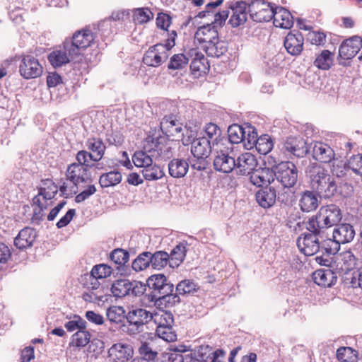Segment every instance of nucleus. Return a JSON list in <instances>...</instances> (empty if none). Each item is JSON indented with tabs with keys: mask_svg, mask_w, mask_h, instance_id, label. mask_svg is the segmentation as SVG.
I'll return each instance as SVG.
<instances>
[{
	"mask_svg": "<svg viewBox=\"0 0 362 362\" xmlns=\"http://www.w3.org/2000/svg\"><path fill=\"white\" fill-rule=\"evenodd\" d=\"M107 319L113 323L119 324L126 319L125 310L122 306H110L107 309Z\"/></svg>",
	"mask_w": 362,
	"mask_h": 362,
	"instance_id": "48",
	"label": "nucleus"
},
{
	"mask_svg": "<svg viewBox=\"0 0 362 362\" xmlns=\"http://www.w3.org/2000/svg\"><path fill=\"white\" fill-rule=\"evenodd\" d=\"M307 233L302 234L297 240L300 251L306 256H312L320 251V239L323 238L324 230L316 227L313 230L309 227V221L306 223Z\"/></svg>",
	"mask_w": 362,
	"mask_h": 362,
	"instance_id": "7",
	"label": "nucleus"
},
{
	"mask_svg": "<svg viewBox=\"0 0 362 362\" xmlns=\"http://www.w3.org/2000/svg\"><path fill=\"white\" fill-rule=\"evenodd\" d=\"M157 351L153 349L152 344L148 342H141L139 347V357L138 359H143L147 362H151L156 356Z\"/></svg>",
	"mask_w": 362,
	"mask_h": 362,
	"instance_id": "54",
	"label": "nucleus"
},
{
	"mask_svg": "<svg viewBox=\"0 0 362 362\" xmlns=\"http://www.w3.org/2000/svg\"><path fill=\"white\" fill-rule=\"evenodd\" d=\"M197 290V285L192 280L185 279L176 286V293L180 296L192 295Z\"/></svg>",
	"mask_w": 362,
	"mask_h": 362,
	"instance_id": "47",
	"label": "nucleus"
},
{
	"mask_svg": "<svg viewBox=\"0 0 362 362\" xmlns=\"http://www.w3.org/2000/svg\"><path fill=\"white\" fill-rule=\"evenodd\" d=\"M305 173L313 191L305 190L301 193L298 204L302 211L309 213L317 209L320 204L317 195L324 199L349 196L350 185L346 182H337L322 165L312 163L308 166Z\"/></svg>",
	"mask_w": 362,
	"mask_h": 362,
	"instance_id": "1",
	"label": "nucleus"
},
{
	"mask_svg": "<svg viewBox=\"0 0 362 362\" xmlns=\"http://www.w3.org/2000/svg\"><path fill=\"white\" fill-rule=\"evenodd\" d=\"M189 55L190 57H192L189 65L192 74L197 77L200 76L201 73H205L208 69L209 65L207 59L204 55L195 49H190Z\"/></svg>",
	"mask_w": 362,
	"mask_h": 362,
	"instance_id": "22",
	"label": "nucleus"
},
{
	"mask_svg": "<svg viewBox=\"0 0 362 362\" xmlns=\"http://www.w3.org/2000/svg\"><path fill=\"white\" fill-rule=\"evenodd\" d=\"M141 173L144 178L148 181L161 179L165 175L163 170L156 164H151L146 168L142 169Z\"/></svg>",
	"mask_w": 362,
	"mask_h": 362,
	"instance_id": "44",
	"label": "nucleus"
},
{
	"mask_svg": "<svg viewBox=\"0 0 362 362\" xmlns=\"http://www.w3.org/2000/svg\"><path fill=\"white\" fill-rule=\"evenodd\" d=\"M250 181L252 185L262 188L270 186L274 181L272 167L256 168L250 175Z\"/></svg>",
	"mask_w": 362,
	"mask_h": 362,
	"instance_id": "20",
	"label": "nucleus"
},
{
	"mask_svg": "<svg viewBox=\"0 0 362 362\" xmlns=\"http://www.w3.org/2000/svg\"><path fill=\"white\" fill-rule=\"evenodd\" d=\"M86 146L92 152L91 153L95 158V162H98L103 158L106 146L101 139L96 137L88 138L86 141Z\"/></svg>",
	"mask_w": 362,
	"mask_h": 362,
	"instance_id": "32",
	"label": "nucleus"
},
{
	"mask_svg": "<svg viewBox=\"0 0 362 362\" xmlns=\"http://www.w3.org/2000/svg\"><path fill=\"white\" fill-rule=\"evenodd\" d=\"M179 122L180 119L176 115L169 114L165 115L160 122V128L157 129V130H159L163 136L170 137L173 128L177 126Z\"/></svg>",
	"mask_w": 362,
	"mask_h": 362,
	"instance_id": "35",
	"label": "nucleus"
},
{
	"mask_svg": "<svg viewBox=\"0 0 362 362\" xmlns=\"http://www.w3.org/2000/svg\"><path fill=\"white\" fill-rule=\"evenodd\" d=\"M357 358V351L349 346H341L337 350V358L341 362H352Z\"/></svg>",
	"mask_w": 362,
	"mask_h": 362,
	"instance_id": "57",
	"label": "nucleus"
},
{
	"mask_svg": "<svg viewBox=\"0 0 362 362\" xmlns=\"http://www.w3.org/2000/svg\"><path fill=\"white\" fill-rule=\"evenodd\" d=\"M153 316L152 320L157 325L156 328L174 325L173 315L170 311L160 310L153 313Z\"/></svg>",
	"mask_w": 362,
	"mask_h": 362,
	"instance_id": "39",
	"label": "nucleus"
},
{
	"mask_svg": "<svg viewBox=\"0 0 362 362\" xmlns=\"http://www.w3.org/2000/svg\"><path fill=\"white\" fill-rule=\"evenodd\" d=\"M334 150L327 144L315 142L313 146V157L315 160L325 163L332 162L334 158Z\"/></svg>",
	"mask_w": 362,
	"mask_h": 362,
	"instance_id": "24",
	"label": "nucleus"
},
{
	"mask_svg": "<svg viewBox=\"0 0 362 362\" xmlns=\"http://www.w3.org/2000/svg\"><path fill=\"white\" fill-rule=\"evenodd\" d=\"M281 150L287 156H293L296 158H303L308 153V147L303 139L290 136L284 142Z\"/></svg>",
	"mask_w": 362,
	"mask_h": 362,
	"instance_id": "13",
	"label": "nucleus"
},
{
	"mask_svg": "<svg viewBox=\"0 0 362 362\" xmlns=\"http://www.w3.org/2000/svg\"><path fill=\"white\" fill-rule=\"evenodd\" d=\"M66 177L74 185L73 188H78L81 183H91L93 178L89 169L75 163L68 165L66 171Z\"/></svg>",
	"mask_w": 362,
	"mask_h": 362,
	"instance_id": "12",
	"label": "nucleus"
},
{
	"mask_svg": "<svg viewBox=\"0 0 362 362\" xmlns=\"http://www.w3.org/2000/svg\"><path fill=\"white\" fill-rule=\"evenodd\" d=\"M94 39L93 34L89 29H83L74 33L71 42H64V48L68 49L71 57L78 55L80 50L90 46Z\"/></svg>",
	"mask_w": 362,
	"mask_h": 362,
	"instance_id": "10",
	"label": "nucleus"
},
{
	"mask_svg": "<svg viewBox=\"0 0 362 362\" xmlns=\"http://www.w3.org/2000/svg\"><path fill=\"white\" fill-rule=\"evenodd\" d=\"M342 218V213L339 206L328 204L322 206L315 216L309 218V227L321 230L337 225Z\"/></svg>",
	"mask_w": 362,
	"mask_h": 362,
	"instance_id": "4",
	"label": "nucleus"
},
{
	"mask_svg": "<svg viewBox=\"0 0 362 362\" xmlns=\"http://www.w3.org/2000/svg\"><path fill=\"white\" fill-rule=\"evenodd\" d=\"M320 248L324 250V253L327 255H334L340 249V244L335 241L334 238H328L327 240H320Z\"/></svg>",
	"mask_w": 362,
	"mask_h": 362,
	"instance_id": "59",
	"label": "nucleus"
},
{
	"mask_svg": "<svg viewBox=\"0 0 362 362\" xmlns=\"http://www.w3.org/2000/svg\"><path fill=\"white\" fill-rule=\"evenodd\" d=\"M169 175L174 178L184 177L189 170V163L184 158H173L168 163Z\"/></svg>",
	"mask_w": 362,
	"mask_h": 362,
	"instance_id": "29",
	"label": "nucleus"
},
{
	"mask_svg": "<svg viewBox=\"0 0 362 362\" xmlns=\"http://www.w3.org/2000/svg\"><path fill=\"white\" fill-rule=\"evenodd\" d=\"M283 194L277 196L276 190L273 186H265L259 189L255 194L257 202L264 209L272 207L276 200L281 203H286V200Z\"/></svg>",
	"mask_w": 362,
	"mask_h": 362,
	"instance_id": "14",
	"label": "nucleus"
},
{
	"mask_svg": "<svg viewBox=\"0 0 362 362\" xmlns=\"http://www.w3.org/2000/svg\"><path fill=\"white\" fill-rule=\"evenodd\" d=\"M314 282L323 287H331L337 282V277L330 269H319L313 274Z\"/></svg>",
	"mask_w": 362,
	"mask_h": 362,
	"instance_id": "30",
	"label": "nucleus"
},
{
	"mask_svg": "<svg viewBox=\"0 0 362 362\" xmlns=\"http://www.w3.org/2000/svg\"><path fill=\"white\" fill-rule=\"evenodd\" d=\"M112 269L110 266L101 264L94 266L90 272V277L96 279H104L111 275Z\"/></svg>",
	"mask_w": 362,
	"mask_h": 362,
	"instance_id": "61",
	"label": "nucleus"
},
{
	"mask_svg": "<svg viewBox=\"0 0 362 362\" xmlns=\"http://www.w3.org/2000/svg\"><path fill=\"white\" fill-rule=\"evenodd\" d=\"M333 63V54L329 50H323L315 59L314 64L322 70L329 69Z\"/></svg>",
	"mask_w": 362,
	"mask_h": 362,
	"instance_id": "46",
	"label": "nucleus"
},
{
	"mask_svg": "<svg viewBox=\"0 0 362 362\" xmlns=\"http://www.w3.org/2000/svg\"><path fill=\"white\" fill-rule=\"evenodd\" d=\"M245 134L242 143L246 149H252L255 146L256 141L258 139L256 129L250 125L245 126Z\"/></svg>",
	"mask_w": 362,
	"mask_h": 362,
	"instance_id": "50",
	"label": "nucleus"
},
{
	"mask_svg": "<svg viewBox=\"0 0 362 362\" xmlns=\"http://www.w3.org/2000/svg\"><path fill=\"white\" fill-rule=\"evenodd\" d=\"M156 332L160 338L166 341L173 342L177 340V334L173 329V325L156 328Z\"/></svg>",
	"mask_w": 362,
	"mask_h": 362,
	"instance_id": "60",
	"label": "nucleus"
},
{
	"mask_svg": "<svg viewBox=\"0 0 362 362\" xmlns=\"http://www.w3.org/2000/svg\"><path fill=\"white\" fill-rule=\"evenodd\" d=\"M90 336L86 329H81L72 335L71 344L74 346L84 347L89 343Z\"/></svg>",
	"mask_w": 362,
	"mask_h": 362,
	"instance_id": "45",
	"label": "nucleus"
},
{
	"mask_svg": "<svg viewBox=\"0 0 362 362\" xmlns=\"http://www.w3.org/2000/svg\"><path fill=\"white\" fill-rule=\"evenodd\" d=\"M245 127L236 124H232L228 129V139L222 140L221 143H223L229 146L230 145L233 146V144L242 143L243 138H245Z\"/></svg>",
	"mask_w": 362,
	"mask_h": 362,
	"instance_id": "31",
	"label": "nucleus"
},
{
	"mask_svg": "<svg viewBox=\"0 0 362 362\" xmlns=\"http://www.w3.org/2000/svg\"><path fill=\"white\" fill-rule=\"evenodd\" d=\"M247 3V12L250 18L257 23L269 22L274 17V4L264 0H248Z\"/></svg>",
	"mask_w": 362,
	"mask_h": 362,
	"instance_id": "9",
	"label": "nucleus"
},
{
	"mask_svg": "<svg viewBox=\"0 0 362 362\" xmlns=\"http://www.w3.org/2000/svg\"><path fill=\"white\" fill-rule=\"evenodd\" d=\"M273 141L268 134H263L256 141L255 148L260 153L266 155L273 148Z\"/></svg>",
	"mask_w": 362,
	"mask_h": 362,
	"instance_id": "49",
	"label": "nucleus"
},
{
	"mask_svg": "<svg viewBox=\"0 0 362 362\" xmlns=\"http://www.w3.org/2000/svg\"><path fill=\"white\" fill-rule=\"evenodd\" d=\"M257 166V160L251 153L247 152L240 154L235 159V174L238 175H250Z\"/></svg>",
	"mask_w": 362,
	"mask_h": 362,
	"instance_id": "16",
	"label": "nucleus"
},
{
	"mask_svg": "<svg viewBox=\"0 0 362 362\" xmlns=\"http://www.w3.org/2000/svg\"><path fill=\"white\" fill-rule=\"evenodd\" d=\"M362 47V38L354 35L342 42L339 48V56L343 59L354 58Z\"/></svg>",
	"mask_w": 362,
	"mask_h": 362,
	"instance_id": "17",
	"label": "nucleus"
},
{
	"mask_svg": "<svg viewBox=\"0 0 362 362\" xmlns=\"http://www.w3.org/2000/svg\"><path fill=\"white\" fill-rule=\"evenodd\" d=\"M233 147L225 145L223 143L217 144L214 158V168L216 171L228 174L235 170V158L233 156Z\"/></svg>",
	"mask_w": 362,
	"mask_h": 362,
	"instance_id": "5",
	"label": "nucleus"
},
{
	"mask_svg": "<svg viewBox=\"0 0 362 362\" xmlns=\"http://www.w3.org/2000/svg\"><path fill=\"white\" fill-rule=\"evenodd\" d=\"M204 131L209 140H213V143L216 142V144H219L218 138L220 136L221 131L218 125L214 123H209L206 125Z\"/></svg>",
	"mask_w": 362,
	"mask_h": 362,
	"instance_id": "64",
	"label": "nucleus"
},
{
	"mask_svg": "<svg viewBox=\"0 0 362 362\" xmlns=\"http://www.w3.org/2000/svg\"><path fill=\"white\" fill-rule=\"evenodd\" d=\"M42 187L39 188V195H42L45 201L50 200L55 197L58 192V187L52 180H42Z\"/></svg>",
	"mask_w": 362,
	"mask_h": 362,
	"instance_id": "42",
	"label": "nucleus"
},
{
	"mask_svg": "<svg viewBox=\"0 0 362 362\" xmlns=\"http://www.w3.org/2000/svg\"><path fill=\"white\" fill-rule=\"evenodd\" d=\"M168 35L165 43H158L153 45L145 52L143 62L146 65L158 67L168 59L170 50L175 45L177 33L172 30L170 33H168Z\"/></svg>",
	"mask_w": 362,
	"mask_h": 362,
	"instance_id": "3",
	"label": "nucleus"
},
{
	"mask_svg": "<svg viewBox=\"0 0 362 362\" xmlns=\"http://www.w3.org/2000/svg\"><path fill=\"white\" fill-rule=\"evenodd\" d=\"M211 152V141L208 138L203 136L192 141L191 153L194 157H209Z\"/></svg>",
	"mask_w": 362,
	"mask_h": 362,
	"instance_id": "27",
	"label": "nucleus"
},
{
	"mask_svg": "<svg viewBox=\"0 0 362 362\" xmlns=\"http://www.w3.org/2000/svg\"><path fill=\"white\" fill-rule=\"evenodd\" d=\"M186 245V243L182 242L171 250L169 254V265L170 267H177L184 261L187 252Z\"/></svg>",
	"mask_w": 362,
	"mask_h": 362,
	"instance_id": "34",
	"label": "nucleus"
},
{
	"mask_svg": "<svg viewBox=\"0 0 362 362\" xmlns=\"http://www.w3.org/2000/svg\"><path fill=\"white\" fill-rule=\"evenodd\" d=\"M273 23L275 27L290 29L293 25V17L290 11L281 6H274Z\"/></svg>",
	"mask_w": 362,
	"mask_h": 362,
	"instance_id": "21",
	"label": "nucleus"
},
{
	"mask_svg": "<svg viewBox=\"0 0 362 362\" xmlns=\"http://www.w3.org/2000/svg\"><path fill=\"white\" fill-rule=\"evenodd\" d=\"M334 229L332 238L339 244H344L351 242L355 235L354 227L349 223L336 225Z\"/></svg>",
	"mask_w": 362,
	"mask_h": 362,
	"instance_id": "26",
	"label": "nucleus"
},
{
	"mask_svg": "<svg viewBox=\"0 0 362 362\" xmlns=\"http://www.w3.org/2000/svg\"><path fill=\"white\" fill-rule=\"evenodd\" d=\"M133 354L132 346L126 343L115 344L108 350V356L112 362H127Z\"/></svg>",
	"mask_w": 362,
	"mask_h": 362,
	"instance_id": "18",
	"label": "nucleus"
},
{
	"mask_svg": "<svg viewBox=\"0 0 362 362\" xmlns=\"http://www.w3.org/2000/svg\"><path fill=\"white\" fill-rule=\"evenodd\" d=\"M274 178L284 188L291 189L297 183L298 170L296 165L290 161H281L272 166Z\"/></svg>",
	"mask_w": 362,
	"mask_h": 362,
	"instance_id": "6",
	"label": "nucleus"
},
{
	"mask_svg": "<svg viewBox=\"0 0 362 362\" xmlns=\"http://www.w3.org/2000/svg\"><path fill=\"white\" fill-rule=\"evenodd\" d=\"M227 50V43L224 41L219 40L218 37L216 40H214L205 46L206 54L212 57H219L224 54Z\"/></svg>",
	"mask_w": 362,
	"mask_h": 362,
	"instance_id": "38",
	"label": "nucleus"
},
{
	"mask_svg": "<svg viewBox=\"0 0 362 362\" xmlns=\"http://www.w3.org/2000/svg\"><path fill=\"white\" fill-rule=\"evenodd\" d=\"M233 14L229 20V23L233 28H237L244 24L247 21V3L246 1H237L230 6Z\"/></svg>",
	"mask_w": 362,
	"mask_h": 362,
	"instance_id": "23",
	"label": "nucleus"
},
{
	"mask_svg": "<svg viewBox=\"0 0 362 362\" xmlns=\"http://www.w3.org/2000/svg\"><path fill=\"white\" fill-rule=\"evenodd\" d=\"M195 38L199 42H205L206 45L218 37V30L213 23L207 24L199 28L194 35Z\"/></svg>",
	"mask_w": 362,
	"mask_h": 362,
	"instance_id": "28",
	"label": "nucleus"
},
{
	"mask_svg": "<svg viewBox=\"0 0 362 362\" xmlns=\"http://www.w3.org/2000/svg\"><path fill=\"white\" fill-rule=\"evenodd\" d=\"M148 293L146 298L149 302L155 300L158 296L165 293L173 292L174 285L163 274H153L146 280Z\"/></svg>",
	"mask_w": 362,
	"mask_h": 362,
	"instance_id": "8",
	"label": "nucleus"
},
{
	"mask_svg": "<svg viewBox=\"0 0 362 362\" xmlns=\"http://www.w3.org/2000/svg\"><path fill=\"white\" fill-rule=\"evenodd\" d=\"M151 154L144 148L143 151H136L132 157V161L135 166L143 169L146 168L153 164V158L155 156Z\"/></svg>",
	"mask_w": 362,
	"mask_h": 362,
	"instance_id": "40",
	"label": "nucleus"
},
{
	"mask_svg": "<svg viewBox=\"0 0 362 362\" xmlns=\"http://www.w3.org/2000/svg\"><path fill=\"white\" fill-rule=\"evenodd\" d=\"M304 37L298 30L289 32L286 36L284 45L287 52L292 56H298L303 51Z\"/></svg>",
	"mask_w": 362,
	"mask_h": 362,
	"instance_id": "19",
	"label": "nucleus"
},
{
	"mask_svg": "<svg viewBox=\"0 0 362 362\" xmlns=\"http://www.w3.org/2000/svg\"><path fill=\"white\" fill-rule=\"evenodd\" d=\"M151 266L155 269L164 268L169 264V254L165 251L159 250L153 253L150 252Z\"/></svg>",
	"mask_w": 362,
	"mask_h": 362,
	"instance_id": "43",
	"label": "nucleus"
},
{
	"mask_svg": "<svg viewBox=\"0 0 362 362\" xmlns=\"http://www.w3.org/2000/svg\"><path fill=\"white\" fill-rule=\"evenodd\" d=\"M169 137L163 136L157 128H151L147 137L145 139L144 148L149 153H153L156 159L166 160L173 156V148L171 146Z\"/></svg>",
	"mask_w": 362,
	"mask_h": 362,
	"instance_id": "2",
	"label": "nucleus"
},
{
	"mask_svg": "<svg viewBox=\"0 0 362 362\" xmlns=\"http://www.w3.org/2000/svg\"><path fill=\"white\" fill-rule=\"evenodd\" d=\"M110 257L111 261L118 265L117 269H119L120 267L124 266L128 262L129 254L128 251L124 249L117 248L112 251Z\"/></svg>",
	"mask_w": 362,
	"mask_h": 362,
	"instance_id": "55",
	"label": "nucleus"
},
{
	"mask_svg": "<svg viewBox=\"0 0 362 362\" xmlns=\"http://www.w3.org/2000/svg\"><path fill=\"white\" fill-rule=\"evenodd\" d=\"M76 160L77 162L74 163L76 165H79L90 169L93 168L95 164L90 163V161L95 162V158L90 152L86 150H81L77 152L76 155Z\"/></svg>",
	"mask_w": 362,
	"mask_h": 362,
	"instance_id": "56",
	"label": "nucleus"
},
{
	"mask_svg": "<svg viewBox=\"0 0 362 362\" xmlns=\"http://www.w3.org/2000/svg\"><path fill=\"white\" fill-rule=\"evenodd\" d=\"M65 328L69 332H74L77 329H87V322L78 315H75L74 320L66 322L64 325Z\"/></svg>",
	"mask_w": 362,
	"mask_h": 362,
	"instance_id": "62",
	"label": "nucleus"
},
{
	"mask_svg": "<svg viewBox=\"0 0 362 362\" xmlns=\"http://www.w3.org/2000/svg\"><path fill=\"white\" fill-rule=\"evenodd\" d=\"M68 49L54 50L48 55V60L54 68L60 67L69 62V54H67Z\"/></svg>",
	"mask_w": 362,
	"mask_h": 362,
	"instance_id": "41",
	"label": "nucleus"
},
{
	"mask_svg": "<svg viewBox=\"0 0 362 362\" xmlns=\"http://www.w3.org/2000/svg\"><path fill=\"white\" fill-rule=\"evenodd\" d=\"M180 297L177 293H173V292H167L158 296L152 302L154 303V305L160 310L173 307L180 303Z\"/></svg>",
	"mask_w": 362,
	"mask_h": 362,
	"instance_id": "33",
	"label": "nucleus"
},
{
	"mask_svg": "<svg viewBox=\"0 0 362 362\" xmlns=\"http://www.w3.org/2000/svg\"><path fill=\"white\" fill-rule=\"evenodd\" d=\"M36 231L30 227L20 230L14 239V245L19 250H24L33 245L36 238Z\"/></svg>",
	"mask_w": 362,
	"mask_h": 362,
	"instance_id": "25",
	"label": "nucleus"
},
{
	"mask_svg": "<svg viewBox=\"0 0 362 362\" xmlns=\"http://www.w3.org/2000/svg\"><path fill=\"white\" fill-rule=\"evenodd\" d=\"M132 281L129 279H121L113 282L111 286V292L113 296L116 298H122L130 295V288Z\"/></svg>",
	"mask_w": 362,
	"mask_h": 362,
	"instance_id": "36",
	"label": "nucleus"
},
{
	"mask_svg": "<svg viewBox=\"0 0 362 362\" xmlns=\"http://www.w3.org/2000/svg\"><path fill=\"white\" fill-rule=\"evenodd\" d=\"M153 18V14L148 8H137L133 10V20L139 24H144Z\"/></svg>",
	"mask_w": 362,
	"mask_h": 362,
	"instance_id": "52",
	"label": "nucleus"
},
{
	"mask_svg": "<svg viewBox=\"0 0 362 362\" xmlns=\"http://www.w3.org/2000/svg\"><path fill=\"white\" fill-rule=\"evenodd\" d=\"M332 165L331 168V172L332 175H330L335 180L334 176L337 177H342L346 175V172L349 169L348 162H346L341 159L334 158L332 160Z\"/></svg>",
	"mask_w": 362,
	"mask_h": 362,
	"instance_id": "51",
	"label": "nucleus"
},
{
	"mask_svg": "<svg viewBox=\"0 0 362 362\" xmlns=\"http://www.w3.org/2000/svg\"><path fill=\"white\" fill-rule=\"evenodd\" d=\"M189 60V57L185 54H176L170 57L168 67L173 70L182 69L187 65Z\"/></svg>",
	"mask_w": 362,
	"mask_h": 362,
	"instance_id": "58",
	"label": "nucleus"
},
{
	"mask_svg": "<svg viewBox=\"0 0 362 362\" xmlns=\"http://www.w3.org/2000/svg\"><path fill=\"white\" fill-rule=\"evenodd\" d=\"M122 178V174L119 171L111 170L100 176L99 184L102 188L114 187L121 182Z\"/></svg>",
	"mask_w": 362,
	"mask_h": 362,
	"instance_id": "37",
	"label": "nucleus"
},
{
	"mask_svg": "<svg viewBox=\"0 0 362 362\" xmlns=\"http://www.w3.org/2000/svg\"><path fill=\"white\" fill-rule=\"evenodd\" d=\"M43 67L38 59L31 54L21 56L19 72L25 79L35 78L41 76Z\"/></svg>",
	"mask_w": 362,
	"mask_h": 362,
	"instance_id": "11",
	"label": "nucleus"
},
{
	"mask_svg": "<svg viewBox=\"0 0 362 362\" xmlns=\"http://www.w3.org/2000/svg\"><path fill=\"white\" fill-rule=\"evenodd\" d=\"M150 252H143L133 261L132 267L136 272L142 271L151 266Z\"/></svg>",
	"mask_w": 362,
	"mask_h": 362,
	"instance_id": "53",
	"label": "nucleus"
},
{
	"mask_svg": "<svg viewBox=\"0 0 362 362\" xmlns=\"http://www.w3.org/2000/svg\"><path fill=\"white\" fill-rule=\"evenodd\" d=\"M153 313L144 308H133L126 315V320L135 330L140 332L143 326L152 320Z\"/></svg>",
	"mask_w": 362,
	"mask_h": 362,
	"instance_id": "15",
	"label": "nucleus"
},
{
	"mask_svg": "<svg viewBox=\"0 0 362 362\" xmlns=\"http://www.w3.org/2000/svg\"><path fill=\"white\" fill-rule=\"evenodd\" d=\"M348 167L355 174L362 176V154L351 156L348 160Z\"/></svg>",
	"mask_w": 362,
	"mask_h": 362,
	"instance_id": "63",
	"label": "nucleus"
}]
</instances>
